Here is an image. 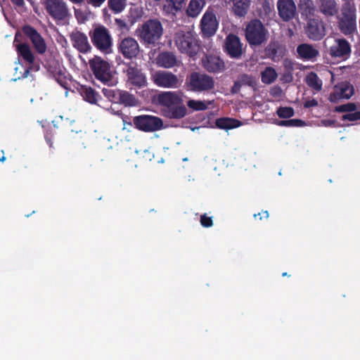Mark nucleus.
<instances>
[{"instance_id": "f257e3e1", "label": "nucleus", "mask_w": 360, "mask_h": 360, "mask_svg": "<svg viewBox=\"0 0 360 360\" xmlns=\"http://www.w3.org/2000/svg\"><path fill=\"white\" fill-rule=\"evenodd\" d=\"M157 103L162 107V114L168 119L180 120L187 115V108L178 91H162L157 96Z\"/></svg>"}, {"instance_id": "f03ea898", "label": "nucleus", "mask_w": 360, "mask_h": 360, "mask_svg": "<svg viewBox=\"0 0 360 360\" xmlns=\"http://www.w3.org/2000/svg\"><path fill=\"white\" fill-rule=\"evenodd\" d=\"M163 27L158 19L146 20L137 30L141 43L146 46H155L158 44L163 34Z\"/></svg>"}, {"instance_id": "7ed1b4c3", "label": "nucleus", "mask_w": 360, "mask_h": 360, "mask_svg": "<svg viewBox=\"0 0 360 360\" xmlns=\"http://www.w3.org/2000/svg\"><path fill=\"white\" fill-rule=\"evenodd\" d=\"M89 67L95 78L108 86L117 84L110 64L101 57L95 56L89 61Z\"/></svg>"}, {"instance_id": "20e7f679", "label": "nucleus", "mask_w": 360, "mask_h": 360, "mask_svg": "<svg viewBox=\"0 0 360 360\" xmlns=\"http://www.w3.org/2000/svg\"><path fill=\"white\" fill-rule=\"evenodd\" d=\"M174 42L181 53L194 60L201 49L199 40L191 32H177L175 34Z\"/></svg>"}, {"instance_id": "39448f33", "label": "nucleus", "mask_w": 360, "mask_h": 360, "mask_svg": "<svg viewBox=\"0 0 360 360\" xmlns=\"http://www.w3.org/2000/svg\"><path fill=\"white\" fill-rule=\"evenodd\" d=\"M246 41L251 47L264 44L269 38V31L259 19H252L245 29Z\"/></svg>"}, {"instance_id": "423d86ee", "label": "nucleus", "mask_w": 360, "mask_h": 360, "mask_svg": "<svg viewBox=\"0 0 360 360\" xmlns=\"http://www.w3.org/2000/svg\"><path fill=\"white\" fill-rule=\"evenodd\" d=\"M46 13L58 24L69 20L71 13L65 0H41Z\"/></svg>"}, {"instance_id": "0eeeda50", "label": "nucleus", "mask_w": 360, "mask_h": 360, "mask_svg": "<svg viewBox=\"0 0 360 360\" xmlns=\"http://www.w3.org/2000/svg\"><path fill=\"white\" fill-rule=\"evenodd\" d=\"M186 85L193 92H210L214 89V80L205 73L193 72L187 77Z\"/></svg>"}, {"instance_id": "6e6552de", "label": "nucleus", "mask_w": 360, "mask_h": 360, "mask_svg": "<svg viewBox=\"0 0 360 360\" xmlns=\"http://www.w3.org/2000/svg\"><path fill=\"white\" fill-rule=\"evenodd\" d=\"M90 37L93 45L101 53L108 54L112 52V39L109 30L104 26L96 27Z\"/></svg>"}, {"instance_id": "1a4fd4ad", "label": "nucleus", "mask_w": 360, "mask_h": 360, "mask_svg": "<svg viewBox=\"0 0 360 360\" xmlns=\"http://www.w3.org/2000/svg\"><path fill=\"white\" fill-rule=\"evenodd\" d=\"M123 72L126 75V81L129 86L138 89L146 86V76L136 63H124Z\"/></svg>"}, {"instance_id": "9d476101", "label": "nucleus", "mask_w": 360, "mask_h": 360, "mask_svg": "<svg viewBox=\"0 0 360 360\" xmlns=\"http://www.w3.org/2000/svg\"><path fill=\"white\" fill-rule=\"evenodd\" d=\"M133 124L139 131L154 132L162 129L163 121L155 115H141L133 117Z\"/></svg>"}, {"instance_id": "9b49d317", "label": "nucleus", "mask_w": 360, "mask_h": 360, "mask_svg": "<svg viewBox=\"0 0 360 360\" xmlns=\"http://www.w3.org/2000/svg\"><path fill=\"white\" fill-rule=\"evenodd\" d=\"M15 47L18 56L21 57L22 60L28 64V67L18 79L27 78L31 71H39L40 65L39 63H35V57L30 45L26 43H22L17 44Z\"/></svg>"}, {"instance_id": "f8f14e48", "label": "nucleus", "mask_w": 360, "mask_h": 360, "mask_svg": "<svg viewBox=\"0 0 360 360\" xmlns=\"http://www.w3.org/2000/svg\"><path fill=\"white\" fill-rule=\"evenodd\" d=\"M153 83L160 87L176 89L181 85L178 77L169 71L158 70L152 75Z\"/></svg>"}, {"instance_id": "ddd939ff", "label": "nucleus", "mask_w": 360, "mask_h": 360, "mask_svg": "<svg viewBox=\"0 0 360 360\" xmlns=\"http://www.w3.org/2000/svg\"><path fill=\"white\" fill-rule=\"evenodd\" d=\"M304 33L312 41L321 40L326 34L324 22L316 18L308 19L304 26Z\"/></svg>"}, {"instance_id": "4468645a", "label": "nucleus", "mask_w": 360, "mask_h": 360, "mask_svg": "<svg viewBox=\"0 0 360 360\" xmlns=\"http://www.w3.org/2000/svg\"><path fill=\"white\" fill-rule=\"evenodd\" d=\"M223 49L226 54L232 59H240L243 54V44L240 38L234 34H229L226 36Z\"/></svg>"}, {"instance_id": "2eb2a0df", "label": "nucleus", "mask_w": 360, "mask_h": 360, "mask_svg": "<svg viewBox=\"0 0 360 360\" xmlns=\"http://www.w3.org/2000/svg\"><path fill=\"white\" fill-rule=\"evenodd\" d=\"M22 31L30 39L38 53L44 54L46 51L47 46L45 40L34 27L29 25H24Z\"/></svg>"}, {"instance_id": "dca6fc26", "label": "nucleus", "mask_w": 360, "mask_h": 360, "mask_svg": "<svg viewBox=\"0 0 360 360\" xmlns=\"http://www.w3.org/2000/svg\"><path fill=\"white\" fill-rule=\"evenodd\" d=\"M219 22L212 9L208 8L204 13L200 27L202 34L206 37H212L215 34L218 29Z\"/></svg>"}, {"instance_id": "f3484780", "label": "nucleus", "mask_w": 360, "mask_h": 360, "mask_svg": "<svg viewBox=\"0 0 360 360\" xmlns=\"http://www.w3.org/2000/svg\"><path fill=\"white\" fill-rule=\"evenodd\" d=\"M354 93V86L348 82H342L335 86L334 91L330 94L328 100L336 103L342 99L350 98Z\"/></svg>"}, {"instance_id": "a211bd4d", "label": "nucleus", "mask_w": 360, "mask_h": 360, "mask_svg": "<svg viewBox=\"0 0 360 360\" xmlns=\"http://www.w3.org/2000/svg\"><path fill=\"white\" fill-rule=\"evenodd\" d=\"M202 65L210 73H219L226 70L224 60L213 54H205L202 58Z\"/></svg>"}, {"instance_id": "6ab92c4d", "label": "nucleus", "mask_w": 360, "mask_h": 360, "mask_svg": "<svg viewBox=\"0 0 360 360\" xmlns=\"http://www.w3.org/2000/svg\"><path fill=\"white\" fill-rule=\"evenodd\" d=\"M351 45L344 38L335 39V43L330 47L329 54L332 58H347L351 54Z\"/></svg>"}, {"instance_id": "aec40b11", "label": "nucleus", "mask_w": 360, "mask_h": 360, "mask_svg": "<svg viewBox=\"0 0 360 360\" xmlns=\"http://www.w3.org/2000/svg\"><path fill=\"white\" fill-rule=\"evenodd\" d=\"M118 50L124 58L131 59L139 53V45L137 41L132 37H125L118 45Z\"/></svg>"}, {"instance_id": "412c9836", "label": "nucleus", "mask_w": 360, "mask_h": 360, "mask_svg": "<svg viewBox=\"0 0 360 360\" xmlns=\"http://www.w3.org/2000/svg\"><path fill=\"white\" fill-rule=\"evenodd\" d=\"M70 39L72 46L79 53H86L91 50L87 36L78 30H75L70 34Z\"/></svg>"}, {"instance_id": "4be33fe9", "label": "nucleus", "mask_w": 360, "mask_h": 360, "mask_svg": "<svg viewBox=\"0 0 360 360\" xmlns=\"http://www.w3.org/2000/svg\"><path fill=\"white\" fill-rule=\"evenodd\" d=\"M277 8L281 18L285 22L293 19L296 14V6L293 0H278Z\"/></svg>"}, {"instance_id": "5701e85b", "label": "nucleus", "mask_w": 360, "mask_h": 360, "mask_svg": "<svg viewBox=\"0 0 360 360\" xmlns=\"http://www.w3.org/2000/svg\"><path fill=\"white\" fill-rule=\"evenodd\" d=\"M318 11L326 18L334 17L339 11L337 0H316Z\"/></svg>"}, {"instance_id": "b1692460", "label": "nucleus", "mask_w": 360, "mask_h": 360, "mask_svg": "<svg viewBox=\"0 0 360 360\" xmlns=\"http://www.w3.org/2000/svg\"><path fill=\"white\" fill-rule=\"evenodd\" d=\"M299 57L304 60L314 61L319 55V51L309 44H301L297 47Z\"/></svg>"}, {"instance_id": "393cba45", "label": "nucleus", "mask_w": 360, "mask_h": 360, "mask_svg": "<svg viewBox=\"0 0 360 360\" xmlns=\"http://www.w3.org/2000/svg\"><path fill=\"white\" fill-rule=\"evenodd\" d=\"M257 81L254 77L248 74H242L239 75L237 80L234 82L231 89V92L233 94H236L240 91L243 86L255 87Z\"/></svg>"}, {"instance_id": "a878e982", "label": "nucleus", "mask_w": 360, "mask_h": 360, "mask_svg": "<svg viewBox=\"0 0 360 360\" xmlns=\"http://www.w3.org/2000/svg\"><path fill=\"white\" fill-rule=\"evenodd\" d=\"M77 91L83 99L91 104H97L98 101L101 98L98 92L88 85H79Z\"/></svg>"}, {"instance_id": "bb28decb", "label": "nucleus", "mask_w": 360, "mask_h": 360, "mask_svg": "<svg viewBox=\"0 0 360 360\" xmlns=\"http://www.w3.org/2000/svg\"><path fill=\"white\" fill-rule=\"evenodd\" d=\"M284 52V48L276 41H271L264 49L265 56L274 61L283 57Z\"/></svg>"}, {"instance_id": "cd10ccee", "label": "nucleus", "mask_w": 360, "mask_h": 360, "mask_svg": "<svg viewBox=\"0 0 360 360\" xmlns=\"http://www.w3.org/2000/svg\"><path fill=\"white\" fill-rule=\"evenodd\" d=\"M177 58L172 52L165 51L160 53L157 58V63L165 68H171L177 65Z\"/></svg>"}, {"instance_id": "c85d7f7f", "label": "nucleus", "mask_w": 360, "mask_h": 360, "mask_svg": "<svg viewBox=\"0 0 360 360\" xmlns=\"http://www.w3.org/2000/svg\"><path fill=\"white\" fill-rule=\"evenodd\" d=\"M117 96L116 103L124 105L126 107L136 106L138 103V100L134 95L130 94L127 91L120 90L117 92Z\"/></svg>"}, {"instance_id": "c756f323", "label": "nucleus", "mask_w": 360, "mask_h": 360, "mask_svg": "<svg viewBox=\"0 0 360 360\" xmlns=\"http://www.w3.org/2000/svg\"><path fill=\"white\" fill-rule=\"evenodd\" d=\"M341 18L356 20V8L352 0H346L341 8Z\"/></svg>"}, {"instance_id": "7c9ffc66", "label": "nucleus", "mask_w": 360, "mask_h": 360, "mask_svg": "<svg viewBox=\"0 0 360 360\" xmlns=\"http://www.w3.org/2000/svg\"><path fill=\"white\" fill-rule=\"evenodd\" d=\"M233 11L238 17H244L248 12L250 0H233Z\"/></svg>"}, {"instance_id": "2f4dec72", "label": "nucleus", "mask_w": 360, "mask_h": 360, "mask_svg": "<svg viewBox=\"0 0 360 360\" xmlns=\"http://www.w3.org/2000/svg\"><path fill=\"white\" fill-rule=\"evenodd\" d=\"M338 27L340 30L345 35L352 34L356 30V20L339 18Z\"/></svg>"}, {"instance_id": "473e14b6", "label": "nucleus", "mask_w": 360, "mask_h": 360, "mask_svg": "<svg viewBox=\"0 0 360 360\" xmlns=\"http://www.w3.org/2000/svg\"><path fill=\"white\" fill-rule=\"evenodd\" d=\"M205 4V0H191L186 9V14L191 18L197 17Z\"/></svg>"}, {"instance_id": "72a5a7b5", "label": "nucleus", "mask_w": 360, "mask_h": 360, "mask_svg": "<svg viewBox=\"0 0 360 360\" xmlns=\"http://www.w3.org/2000/svg\"><path fill=\"white\" fill-rule=\"evenodd\" d=\"M216 126L222 129H231L240 125V122L238 120L230 117H221L216 120Z\"/></svg>"}, {"instance_id": "f704fd0d", "label": "nucleus", "mask_w": 360, "mask_h": 360, "mask_svg": "<svg viewBox=\"0 0 360 360\" xmlns=\"http://www.w3.org/2000/svg\"><path fill=\"white\" fill-rule=\"evenodd\" d=\"M306 83L310 88L316 91H320L322 89V80L314 72H311L307 75Z\"/></svg>"}, {"instance_id": "c9c22d12", "label": "nucleus", "mask_w": 360, "mask_h": 360, "mask_svg": "<svg viewBox=\"0 0 360 360\" xmlns=\"http://www.w3.org/2000/svg\"><path fill=\"white\" fill-rule=\"evenodd\" d=\"M185 0H166L164 9L167 13H175L181 10Z\"/></svg>"}, {"instance_id": "e433bc0d", "label": "nucleus", "mask_w": 360, "mask_h": 360, "mask_svg": "<svg viewBox=\"0 0 360 360\" xmlns=\"http://www.w3.org/2000/svg\"><path fill=\"white\" fill-rule=\"evenodd\" d=\"M277 78L276 70L271 67H267L261 74L262 82L264 84H271Z\"/></svg>"}, {"instance_id": "4c0bfd02", "label": "nucleus", "mask_w": 360, "mask_h": 360, "mask_svg": "<svg viewBox=\"0 0 360 360\" xmlns=\"http://www.w3.org/2000/svg\"><path fill=\"white\" fill-rule=\"evenodd\" d=\"M213 101H208L207 104L202 101H197V100H189L187 102V106L196 111L205 110L208 108V105H211Z\"/></svg>"}, {"instance_id": "58836bf2", "label": "nucleus", "mask_w": 360, "mask_h": 360, "mask_svg": "<svg viewBox=\"0 0 360 360\" xmlns=\"http://www.w3.org/2000/svg\"><path fill=\"white\" fill-rule=\"evenodd\" d=\"M108 4L114 13H121L126 7V0H108Z\"/></svg>"}, {"instance_id": "ea45409f", "label": "nucleus", "mask_w": 360, "mask_h": 360, "mask_svg": "<svg viewBox=\"0 0 360 360\" xmlns=\"http://www.w3.org/2000/svg\"><path fill=\"white\" fill-rule=\"evenodd\" d=\"M276 124L281 127H303L305 125V122L300 119H292L288 120H279L276 122Z\"/></svg>"}, {"instance_id": "a19ab883", "label": "nucleus", "mask_w": 360, "mask_h": 360, "mask_svg": "<svg viewBox=\"0 0 360 360\" xmlns=\"http://www.w3.org/2000/svg\"><path fill=\"white\" fill-rule=\"evenodd\" d=\"M280 118H290L295 115L294 109L292 107H279L276 111Z\"/></svg>"}, {"instance_id": "79ce46f5", "label": "nucleus", "mask_w": 360, "mask_h": 360, "mask_svg": "<svg viewBox=\"0 0 360 360\" xmlns=\"http://www.w3.org/2000/svg\"><path fill=\"white\" fill-rule=\"evenodd\" d=\"M299 7L306 14H311L314 10L312 0H300Z\"/></svg>"}, {"instance_id": "37998d69", "label": "nucleus", "mask_w": 360, "mask_h": 360, "mask_svg": "<svg viewBox=\"0 0 360 360\" xmlns=\"http://www.w3.org/2000/svg\"><path fill=\"white\" fill-rule=\"evenodd\" d=\"M356 105L354 103H348L346 104L335 106V111L338 112H351L356 110Z\"/></svg>"}, {"instance_id": "c03bdc74", "label": "nucleus", "mask_w": 360, "mask_h": 360, "mask_svg": "<svg viewBox=\"0 0 360 360\" xmlns=\"http://www.w3.org/2000/svg\"><path fill=\"white\" fill-rule=\"evenodd\" d=\"M102 91H103V94H104V96L105 97H107L109 100H110L111 101H114V102L116 101L117 96V92L119 91V89H110L103 88Z\"/></svg>"}, {"instance_id": "a18cd8bd", "label": "nucleus", "mask_w": 360, "mask_h": 360, "mask_svg": "<svg viewBox=\"0 0 360 360\" xmlns=\"http://www.w3.org/2000/svg\"><path fill=\"white\" fill-rule=\"evenodd\" d=\"M360 120V111H353L342 116V120L357 121Z\"/></svg>"}, {"instance_id": "49530a36", "label": "nucleus", "mask_w": 360, "mask_h": 360, "mask_svg": "<svg viewBox=\"0 0 360 360\" xmlns=\"http://www.w3.org/2000/svg\"><path fill=\"white\" fill-rule=\"evenodd\" d=\"M200 224L203 227H211L213 225L212 219L210 217H207L206 214H204L200 217Z\"/></svg>"}, {"instance_id": "de8ad7c7", "label": "nucleus", "mask_w": 360, "mask_h": 360, "mask_svg": "<svg viewBox=\"0 0 360 360\" xmlns=\"http://www.w3.org/2000/svg\"><path fill=\"white\" fill-rule=\"evenodd\" d=\"M318 105H319L318 101L315 98H312L311 100L306 101L304 103L303 106L304 108H310L311 107L318 106Z\"/></svg>"}, {"instance_id": "09e8293b", "label": "nucleus", "mask_w": 360, "mask_h": 360, "mask_svg": "<svg viewBox=\"0 0 360 360\" xmlns=\"http://www.w3.org/2000/svg\"><path fill=\"white\" fill-rule=\"evenodd\" d=\"M53 135V134L52 130H50V129L46 130V134H45V139L50 147H52V146H53V141H52Z\"/></svg>"}, {"instance_id": "8fccbe9b", "label": "nucleus", "mask_w": 360, "mask_h": 360, "mask_svg": "<svg viewBox=\"0 0 360 360\" xmlns=\"http://www.w3.org/2000/svg\"><path fill=\"white\" fill-rule=\"evenodd\" d=\"M257 216H259V220H262L263 218L267 219L269 217V212L267 211H262L258 214H254L255 218H256Z\"/></svg>"}, {"instance_id": "3c124183", "label": "nucleus", "mask_w": 360, "mask_h": 360, "mask_svg": "<svg viewBox=\"0 0 360 360\" xmlns=\"http://www.w3.org/2000/svg\"><path fill=\"white\" fill-rule=\"evenodd\" d=\"M105 0H88V3L94 6H100Z\"/></svg>"}, {"instance_id": "603ef678", "label": "nucleus", "mask_w": 360, "mask_h": 360, "mask_svg": "<svg viewBox=\"0 0 360 360\" xmlns=\"http://www.w3.org/2000/svg\"><path fill=\"white\" fill-rule=\"evenodd\" d=\"M12 4L18 7H22L25 5L24 0H11Z\"/></svg>"}, {"instance_id": "864d4df0", "label": "nucleus", "mask_w": 360, "mask_h": 360, "mask_svg": "<svg viewBox=\"0 0 360 360\" xmlns=\"http://www.w3.org/2000/svg\"><path fill=\"white\" fill-rule=\"evenodd\" d=\"M323 123L325 126L332 127L335 124V120H323Z\"/></svg>"}, {"instance_id": "5fc2aeb1", "label": "nucleus", "mask_w": 360, "mask_h": 360, "mask_svg": "<svg viewBox=\"0 0 360 360\" xmlns=\"http://www.w3.org/2000/svg\"><path fill=\"white\" fill-rule=\"evenodd\" d=\"M115 22H116V24H117L120 27H126V23H125V22H124L123 20H121V19H115Z\"/></svg>"}, {"instance_id": "6e6d98bb", "label": "nucleus", "mask_w": 360, "mask_h": 360, "mask_svg": "<svg viewBox=\"0 0 360 360\" xmlns=\"http://www.w3.org/2000/svg\"><path fill=\"white\" fill-rule=\"evenodd\" d=\"M58 81L59 84H60L62 86H63V87L66 88V86H65L66 82H63V81H60V80H58Z\"/></svg>"}, {"instance_id": "4d7b16f0", "label": "nucleus", "mask_w": 360, "mask_h": 360, "mask_svg": "<svg viewBox=\"0 0 360 360\" xmlns=\"http://www.w3.org/2000/svg\"><path fill=\"white\" fill-rule=\"evenodd\" d=\"M6 160V157L3 155L1 158H0V162H4Z\"/></svg>"}, {"instance_id": "13d9d810", "label": "nucleus", "mask_w": 360, "mask_h": 360, "mask_svg": "<svg viewBox=\"0 0 360 360\" xmlns=\"http://www.w3.org/2000/svg\"><path fill=\"white\" fill-rule=\"evenodd\" d=\"M282 276H289V275L288 274V273H287V272H284V273H283V274H282Z\"/></svg>"}]
</instances>
